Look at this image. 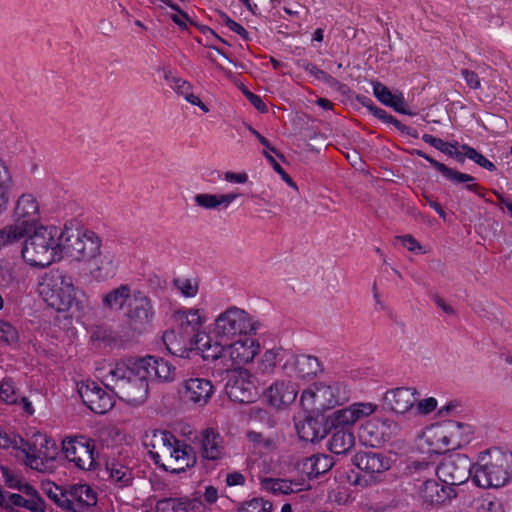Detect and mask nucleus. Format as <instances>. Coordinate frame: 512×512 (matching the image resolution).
I'll return each mask as SVG.
<instances>
[{"label": "nucleus", "mask_w": 512, "mask_h": 512, "mask_svg": "<svg viewBox=\"0 0 512 512\" xmlns=\"http://www.w3.org/2000/svg\"><path fill=\"white\" fill-rule=\"evenodd\" d=\"M22 257L32 267H46L61 260L60 231L55 226H40L27 234Z\"/></svg>", "instance_id": "nucleus-1"}, {"label": "nucleus", "mask_w": 512, "mask_h": 512, "mask_svg": "<svg viewBox=\"0 0 512 512\" xmlns=\"http://www.w3.org/2000/svg\"><path fill=\"white\" fill-rule=\"evenodd\" d=\"M136 367L134 359L120 361L105 376L106 386L111 385L121 399L134 404L144 402L149 390L147 377L138 374Z\"/></svg>", "instance_id": "nucleus-2"}, {"label": "nucleus", "mask_w": 512, "mask_h": 512, "mask_svg": "<svg viewBox=\"0 0 512 512\" xmlns=\"http://www.w3.org/2000/svg\"><path fill=\"white\" fill-rule=\"evenodd\" d=\"M38 291L47 305L58 312H66L77 305L72 277L60 269L46 272L41 277Z\"/></svg>", "instance_id": "nucleus-3"}, {"label": "nucleus", "mask_w": 512, "mask_h": 512, "mask_svg": "<svg viewBox=\"0 0 512 512\" xmlns=\"http://www.w3.org/2000/svg\"><path fill=\"white\" fill-rule=\"evenodd\" d=\"M43 489L47 497L65 511L87 512L97 504V493L87 484L61 487L48 483Z\"/></svg>", "instance_id": "nucleus-4"}, {"label": "nucleus", "mask_w": 512, "mask_h": 512, "mask_svg": "<svg viewBox=\"0 0 512 512\" xmlns=\"http://www.w3.org/2000/svg\"><path fill=\"white\" fill-rule=\"evenodd\" d=\"M257 329L258 323L248 312L230 306L215 318L212 333L216 339L232 340L255 334Z\"/></svg>", "instance_id": "nucleus-5"}, {"label": "nucleus", "mask_w": 512, "mask_h": 512, "mask_svg": "<svg viewBox=\"0 0 512 512\" xmlns=\"http://www.w3.org/2000/svg\"><path fill=\"white\" fill-rule=\"evenodd\" d=\"M25 464L41 473H52L56 469L58 447L45 434L34 433L31 440H25L21 448Z\"/></svg>", "instance_id": "nucleus-6"}, {"label": "nucleus", "mask_w": 512, "mask_h": 512, "mask_svg": "<svg viewBox=\"0 0 512 512\" xmlns=\"http://www.w3.org/2000/svg\"><path fill=\"white\" fill-rule=\"evenodd\" d=\"M473 465V481L481 488L504 486L512 477V453H498L488 462Z\"/></svg>", "instance_id": "nucleus-7"}, {"label": "nucleus", "mask_w": 512, "mask_h": 512, "mask_svg": "<svg viewBox=\"0 0 512 512\" xmlns=\"http://www.w3.org/2000/svg\"><path fill=\"white\" fill-rule=\"evenodd\" d=\"M155 309L152 300L142 291H133L124 311L127 326L134 332H144L153 322Z\"/></svg>", "instance_id": "nucleus-8"}, {"label": "nucleus", "mask_w": 512, "mask_h": 512, "mask_svg": "<svg viewBox=\"0 0 512 512\" xmlns=\"http://www.w3.org/2000/svg\"><path fill=\"white\" fill-rule=\"evenodd\" d=\"M62 450L67 460L81 470L95 467V441L84 435L66 437L62 441Z\"/></svg>", "instance_id": "nucleus-9"}, {"label": "nucleus", "mask_w": 512, "mask_h": 512, "mask_svg": "<svg viewBox=\"0 0 512 512\" xmlns=\"http://www.w3.org/2000/svg\"><path fill=\"white\" fill-rule=\"evenodd\" d=\"M436 474L442 483L454 488L473 478V465L464 454L451 455L437 466Z\"/></svg>", "instance_id": "nucleus-10"}, {"label": "nucleus", "mask_w": 512, "mask_h": 512, "mask_svg": "<svg viewBox=\"0 0 512 512\" xmlns=\"http://www.w3.org/2000/svg\"><path fill=\"white\" fill-rule=\"evenodd\" d=\"M310 395L313 401L317 403L322 409H333L336 406H341L346 403L350 398V390L348 386L339 381L324 383L316 382L313 384V389L305 390L302 398Z\"/></svg>", "instance_id": "nucleus-11"}, {"label": "nucleus", "mask_w": 512, "mask_h": 512, "mask_svg": "<svg viewBox=\"0 0 512 512\" xmlns=\"http://www.w3.org/2000/svg\"><path fill=\"white\" fill-rule=\"evenodd\" d=\"M225 392L230 400L238 403H251L258 396L255 378L245 369L234 371L229 375Z\"/></svg>", "instance_id": "nucleus-12"}, {"label": "nucleus", "mask_w": 512, "mask_h": 512, "mask_svg": "<svg viewBox=\"0 0 512 512\" xmlns=\"http://www.w3.org/2000/svg\"><path fill=\"white\" fill-rule=\"evenodd\" d=\"M84 227L77 220L67 222L60 231L61 258L67 255L77 261H85Z\"/></svg>", "instance_id": "nucleus-13"}, {"label": "nucleus", "mask_w": 512, "mask_h": 512, "mask_svg": "<svg viewBox=\"0 0 512 512\" xmlns=\"http://www.w3.org/2000/svg\"><path fill=\"white\" fill-rule=\"evenodd\" d=\"M178 393L185 403L204 406L213 396L214 386L209 379L190 377L181 382Z\"/></svg>", "instance_id": "nucleus-14"}, {"label": "nucleus", "mask_w": 512, "mask_h": 512, "mask_svg": "<svg viewBox=\"0 0 512 512\" xmlns=\"http://www.w3.org/2000/svg\"><path fill=\"white\" fill-rule=\"evenodd\" d=\"M78 393L83 403L96 414H105L114 406L113 396L96 382L82 383Z\"/></svg>", "instance_id": "nucleus-15"}, {"label": "nucleus", "mask_w": 512, "mask_h": 512, "mask_svg": "<svg viewBox=\"0 0 512 512\" xmlns=\"http://www.w3.org/2000/svg\"><path fill=\"white\" fill-rule=\"evenodd\" d=\"M134 360L138 374L145 375L148 381L170 382L175 378L176 368L163 358L146 356Z\"/></svg>", "instance_id": "nucleus-16"}, {"label": "nucleus", "mask_w": 512, "mask_h": 512, "mask_svg": "<svg viewBox=\"0 0 512 512\" xmlns=\"http://www.w3.org/2000/svg\"><path fill=\"white\" fill-rule=\"evenodd\" d=\"M334 465L332 457L326 454H313L299 459L294 469L298 474V481L309 483V480L318 478L328 472Z\"/></svg>", "instance_id": "nucleus-17"}, {"label": "nucleus", "mask_w": 512, "mask_h": 512, "mask_svg": "<svg viewBox=\"0 0 512 512\" xmlns=\"http://www.w3.org/2000/svg\"><path fill=\"white\" fill-rule=\"evenodd\" d=\"M377 406L370 402H359L350 405L349 407L342 408L334 411L330 416L331 427L350 428L356 421L368 417L373 414Z\"/></svg>", "instance_id": "nucleus-18"}, {"label": "nucleus", "mask_w": 512, "mask_h": 512, "mask_svg": "<svg viewBox=\"0 0 512 512\" xmlns=\"http://www.w3.org/2000/svg\"><path fill=\"white\" fill-rule=\"evenodd\" d=\"M398 425L388 418H374L367 421L361 428V437L369 444L379 446L396 433Z\"/></svg>", "instance_id": "nucleus-19"}, {"label": "nucleus", "mask_w": 512, "mask_h": 512, "mask_svg": "<svg viewBox=\"0 0 512 512\" xmlns=\"http://www.w3.org/2000/svg\"><path fill=\"white\" fill-rule=\"evenodd\" d=\"M14 225L25 229V235L31 227L35 226L40 219V207L36 198L31 194L21 195L14 209Z\"/></svg>", "instance_id": "nucleus-20"}, {"label": "nucleus", "mask_w": 512, "mask_h": 512, "mask_svg": "<svg viewBox=\"0 0 512 512\" xmlns=\"http://www.w3.org/2000/svg\"><path fill=\"white\" fill-rule=\"evenodd\" d=\"M239 337L238 340L226 345V358L231 362L227 367H238L251 362L258 353L259 343L247 336Z\"/></svg>", "instance_id": "nucleus-21"}, {"label": "nucleus", "mask_w": 512, "mask_h": 512, "mask_svg": "<svg viewBox=\"0 0 512 512\" xmlns=\"http://www.w3.org/2000/svg\"><path fill=\"white\" fill-rule=\"evenodd\" d=\"M98 477L119 489L130 487L134 481L133 470L116 459L108 460L99 469Z\"/></svg>", "instance_id": "nucleus-22"}, {"label": "nucleus", "mask_w": 512, "mask_h": 512, "mask_svg": "<svg viewBox=\"0 0 512 512\" xmlns=\"http://www.w3.org/2000/svg\"><path fill=\"white\" fill-rule=\"evenodd\" d=\"M418 392L413 387H397L388 390L384 395V404L397 414L412 410L417 401Z\"/></svg>", "instance_id": "nucleus-23"}, {"label": "nucleus", "mask_w": 512, "mask_h": 512, "mask_svg": "<svg viewBox=\"0 0 512 512\" xmlns=\"http://www.w3.org/2000/svg\"><path fill=\"white\" fill-rule=\"evenodd\" d=\"M418 493L423 503L431 507L441 505L456 496L454 488L432 479L424 481L419 486Z\"/></svg>", "instance_id": "nucleus-24"}, {"label": "nucleus", "mask_w": 512, "mask_h": 512, "mask_svg": "<svg viewBox=\"0 0 512 512\" xmlns=\"http://www.w3.org/2000/svg\"><path fill=\"white\" fill-rule=\"evenodd\" d=\"M295 429L301 440L311 443L321 440L327 434V428L319 416L307 415L295 421Z\"/></svg>", "instance_id": "nucleus-25"}, {"label": "nucleus", "mask_w": 512, "mask_h": 512, "mask_svg": "<svg viewBox=\"0 0 512 512\" xmlns=\"http://www.w3.org/2000/svg\"><path fill=\"white\" fill-rule=\"evenodd\" d=\"M165 456L168 457V465L163 464L164 469L176 474L184 472L186 468L193 466L196 462L191 446L181 442Z\"/></svg>", "instance_id": "nucleus-26"}, {"label": "nucleus", "mask_w": 512, "mask_h": 512, "mask_svg": "<svg viewBox=\"0 0 512 512\" xmlns=\"http://www.w3.org/2000/svg\"><path fill=\"white\" fill-rule=\"evenodd\" d=\"M297 386L291 381H276L267 390V399L270 405L281 407L289 405L296 399Z\"/></svg>", "instance_id": "nucleus-27"}, {"label": "nucleus", "mask_w": 512, "mask_h": 512, "mask_svg": "<svg viewBox=\"0 0 512 512\" xmlns=\"http://www.w3.org/2000/svg\"><path fill=\"white\" fill-rule=\"evenodd\" d=\"M373 94L383 105L392 108L394 111L409 116L415 113L405 108V98L402 92L392 93L390 89L381 82L374 81L372 83Z\"/></svg>", "instance_id": "nucleus-28"}, {"label": "nucleus", "mask_w": 512, "mask_h": 512, "mask_svg": "<svg viewBox=\"0 0 512 512\" xmlns=\"http://www.w3.org/2000/svg\"><path fill=\"white\" fill-rule=\"evenodd\" d=\"M352 463L359 470L368 474L381 473L389 468L388 460L373 451H360L352 458Z\"/></svg>", "instance_id": "nucleus-29"}, {"label": "nucleus", "mask_w": 512, "mask_h": 512, "mask_svg": "<svg viewBox=\"0 0 512 512\" xmlns=\"http://www.w3.org/2000/svg\"><path fill=\"white\" fill-rule=\"evenodd\" d=\"M444 424L451 450H457L470 443L474 429L470 424L447 421Z\"/></svg>", "instance_id": "nucleus-30"}, {"label": "nucleus", "mask_w": 512, "mask_h": 512, "mask_svg": "<svg viewBox=\"0 0 512 512\" xmlns=\"http://www.w3.org/2000/svg\"><path fill=\"white\" fill-rule=\"evenodd\" d=\"M422 439L427 445V453L442 454L451 451L444 424L427 428L423 432Z\"/></svg>", "instance_id": "nucleus-31"}, {"label": "nucleus", "mask_w": 512, "mask_h": 512, "mask_svg": "<svg viewBox=\"0 0 512 512\" xmlns=\"http://www.w3.org/2000/svg\"><path fill=\"white\" fill-rule=\"evenodd\" d=\"M132 296L131 286L121 284L102 295L101 306L105 310L120 311L127 306Z\"/></svg>", "instance_id": "nucleus-32"}, {"label": "nucleus", "mask_w": 512, "mask_h": 512, "mask_svg": "<svg viewBox=\"0 0 512 512\" xmlns=\"http://www.w3.org/2000/svg\"><path fill=\"white\" fill-rule=\"evenodd\" d=\"M156 512H201L203 505L197 498H164L156 503Z\"/></svg>", "instance_id": "nucleus-33"}, {"label": "nucleus", "mask_w": 512, "mask_h": 512, "mask_svg": "<svg viewBox=\"0 0 512 512\" xmlns=\"http://www.w3.org/2000/svg\"><path fill=\"white\" fill-rule=\"evenodd\" d=\"M223 440L221 435L213 428L202 431L200 444L202 456L208 460H218L223 455Z\"/></svg>", "instance_id": "nucleus-34"}, {"label": "nucleus", "mask_w": 512, "mask_h": 512, "mask_svg": "<svg viewBox=\"0 0 512 512\" xmlns=\"http://www.w3.org/2000/svg\"><path fill=\"white\" fill-rule=\"evenodd\" d=\"M261 485L263 489L275 495L290 494L310 488V483L297 479L264 478Z\"/></svg>", "instance_id": "nucleus-35"}, {"label": "nucleus", "mask_w": 512, "mask_h": 512, "mask_svg": "<svg viewBox=\"0 0 512 512\" xmlns=\"http://www.w3.org/2000/svg\"><path fill=\"white\" fill-rule=\"evenodd\" d=\"M413 154L427 160L436 170H438L442 174V176L445 179L451 181L454 184L470 183L476 180L475 177L469 174L462 173L458 170L449 168L445 164L433 159L422 150L416 149L413 151Z\"/></svg>", "instance_id": "nucleus-36"}, {"label": "nucleus", "mask_w": 512, "mask_h": 512, "mask_svg": "<svg viewBox=\"0 0 512 512\" xmlns=\"http://www.w3.org/2000/svg\"><path fill=\"white\" fill-rule=\"evenodd\" d=\"M355 444V437L350 428H333L328 441L329 450L337 455L346 454Z\"/></svg>", "instance_id": "nucleus-37"}, {"label": "nucleus", "mask_w": 512, "mask_h": 512, "mask_svg": "<svg viewBox=\"0 0 512 512\" xmlns=\"http://www.w3.org/2000/svg\"><path fill=\"white\" fill-rule=\"evenodd\" d=\"M239 194L236 193H227V194H209V193H199L194 197L195 204L199 207H202L207 210L226 209Z\"/></svg>", "instance_id": "nucleus-38"}, {"label": "nucleus", "mask_w": 512, "mask_h": 512, "mask_svg": "<svg viewBox=\"0 0 512 512\" xmlns=\"http://www.w3.org/2000/svg\"><path fill=\"white\" fill-rule=\"evenodd\" d=\"M293 366L297 375L303 379L314 377L323 370L318 358L307 354L297 355L294 358Z\"/></svg>", "instance_id": "nucleus-39"}, {"label": "nucleus", "mask_w": 512, "mask_h": 512, "mask_svg": "<svg viewBox=\"0 0 512 512\" xmlns=\"http://www.w3.org/2000/svg\"><path fill=\"white\" fill-rule=\"evenodd\" d=\"M197 343L205 360L226 359V346H223L218 341L213 343L209 336L204 335L197 340Z\"/></svg>", "instance_id": "nucleus-40"}, {"label": "nucleus", "mask_w": 512, "mask_h": 512, "mask_svg": "<svg viewBox=\"0 0 512 512\" xmlns=\"http://www.w3.org/2000/svg\"><path fill=\"white\" fill-rule=\"evenodd\" d=\"M180 441L169 431L158 430L154 431L152 436V448L159 447L161 453L165 456L168 454Z\"/></svg>", "instance_id": "nucleus-41"}, {"label": "nucleus", "mask_w": 512, "mask_h": 512, "mask_svg": "<svg viewBox=\"0 0 512 512\" xmlns=\"http://www.w3.org/2000/svg\"><path fill=\"white\" fill-rule=\"evenodd\" d=\"M177 318L181 321L182 325L190 327L192 332L198 330L205 322V317L201 315L199 309L191 308L187 310H179L177 312Z\"/></svg>", "instance_id": "nucleus-42"}, {"label": "nucleus", "mask_w": 512, "mask_h": 512, "mask_svg": "<svg viewBox=\"0 0 512 512\" xmlns=\"http://www.w3.org/2000/svg\"><path fill=\"white\" fill-rule=\"evenodd\" d=\"M85 261L94 259L100 254L101 239L91 230L84 228Z\"/></svg>", "instance_id": "nucleus-43"}, {"label": "nucleus", "mask_w": 512, "mask_h": 512, "mask_svg": "<svg viewBox=\"0 0 512 512\" xmlns=\"http://www.w3.org/2000/svg\"><path fill=\"white\" fill-rule=\"evenodd\" d=\"M461 150L465 152V156L478 164L480 167L488 170V171H495L497 168L494 163H492L490 160L485 158L481 153H479L476 149L473 147L463 144L461 145Z\"/></svg>", "instance_id": "nucleus-44"}, {"label": "nucleus", "mask_w": 512, "mask_h": 512, "mask_svg": "<svg viewBox=\"0 0 512 512\" xmlns=\"http://www.w3.org/2000/svg\"><path fill=\"white\" fill-rule=\"evenodd\" d=\"M17 389L11 378H4L0 382V399L7 404H16L18 402Z\"/></svg>", "instance_id": "nucleus-45"}, {"label": "nucleus", "mask_w": 512, "mask_h": 512, "mask_svg": "<svg viewBox=\"0 0 512 512\" xmlns=\"http://www.w3.org/2000/svg\"><path fill=\"white\" fill-rule=\"evenodd\" d=\"M238 512H272V503L263 498H253L242 503Z\"/></svg>", "instance_id": "nucleus-46"}, {"label": "nucleus", "mask_w": 512, "mask_h": 512, "mask_svg": "<svg viewBox=\"0 0 512 512\" xmlns=\"http://www.w3.org/2000/svg\"><path fill=\"white\" fill-rule=\"evenodd\" d=\"M174 285L184 297L192 298L198 293V282L194 279H175Z\"/></svg>", "instance_id": "nucleus-47"}, {"label": "nucleus", "mask_w": 512, "mask_h": 512, "mask_svg": "<svg viewBox=\"0 0 512 512\" xmlns=\"http://www.w3.org/2000/svg\"><path fill=\"white\" fill-rule=\"evenodd\" d=\"M18 332L9 322L0 320V342L5 345H12L18 341Z\"/></svg>", "instance_id": "nucleus-48"}, {"label": "nucleus", "mask_w": 512, "mask_h": 512, "mask_svg": "<svg viewBox=\"0 0 512 512\" xmlns=\"http://www.w3.org/2000/svg\"><path fill=\"white\" fill-rule=\"evenodd\" d=\"M25 439L17 435H9L0 428V448L8 449L14 448L20 450L24 444Z\"/></svg>", "instance_id": "nucleus-49"}, {"label": "nucleus", "mask_w": 512, "mask_h": 512, "mask_svg": "<svg viewBox=\"0 0 512 512\" xmlns=\"http://www.w3.org/2000/svg\"><path fill=\"white\" fill-rule=\"evenodd\" d=\"M277 354L273 350H267L259 363V370L264 374L271 373L276 367Z\"/></svg>", "instance_id": "nucleus-50"}, {"label": "nucleus", "mask_w": 512, "mask_h": 512, "mask_svg": "<svg viewBox=\"0 0 512 512\" xmlns=\"http://www.w3.org/2000/svg\"><path fill=\"white\" fill-rule=\"evenodd\" d=\"M4 500L1 504V507L5 508L9 512H18L14 510V506L16 507H23L25 504L26 498H24L22 495L17 493H10L6 492L4 495Z\"/></svg>", "instance_id": "nucleus-51"}, {"label": "nucleus", "mask_w": 512, "mask_h": 512, "mask_svg": "<svg viewBox=\"0 0 512 512\" xmlns=\"http://www.w3.org/2000/svg\"><path fill=\"white\" fill-rule=\"evenodd\" d=\"M368 110L374 117H376L380 121L387 124H392L394 127L396 125V122L398 121V119L390 115L386 110L377 107L375 104H369Z\"/></svg>", "instance_id": "nucleus-52"}, {"label": "nucleus", "mask_w": 512, "mask_h": 512, "mask_svg": "<svg viewBox=\"0 0 512 512\" xmlns=\"http://www.w3.org/2000/svg\"><path fill=\"white\" fill-rule=\"evenodd\" d=\"M416 414L427 415L437 408V400L434 397H428L415 403Z\"/></svg>", "instance_id": "nucleus-53"}, {"label": "nucleus", "mask_w": 512, "mask_h": 512, "mask_svg": "<svg viewBox=\"0 0 512 512\" xmlns=\"http://www.w3.org/2000/svg\"><path fill=\"white\" fill-rule=\"evenodd\" d=\"M17 484L12 483V480H8V486L13 489H18L23 494L27 495L28 498H34L40 496L36 488L29 483H22L21 480H16Z\"/></svg>", "instance_id": "nucleus-54"}, {"label": "nucleus", "mask_w": 512, "mask_h": 512, "mask_svg": "<svg viewBox=\"0 0 512 512\" xmlns=\"http://www.w3.org/2000/svg\"><path fill=\"white\" fill-rule=\"evenodd\" d=\"M12 187V175L7 164L0 159V188L10 190Z\"/></svg>", "instance_id": "nucleus-55"}, {"label": "nucleus", "mask_w": 512, "mask_h": 512, "mask_svg": "<svg viewBox=\"0 0 512 512\" xmlns=\"http://www.w3.org/2000/svg\"><path fill=\"white\" fill-rule=\"evenodd\" d=\"M23 508H26L30 512H46L45 502L41 496L26 498Z\"/></svg>", "instance_id": "nucleus-56"}, {"label": "nucleus", "mask_w": 512, "mask_h": 512, "mask_svg": "<svg viewBox=\"0 0 512 512\" xmlns=\"http://www.w3.org/2000/svg\"><path fill=\"white\" fill-rule=\"evenodd\" d=\"M461 75L464 78L466 84L471 89H479L481 88V82L479 79V76L474 71L468 70V69H462Z\"/></svg>", "instance_id": "nucleus-57"}, {"label": "nucleus", "mask_w": 512, "mask_h": 512, "mask_svg": "<svg viewBox=\"0 0 512 512\" xmlns=\"http://www.w3.org/2000/svg\"><path fill=\"white\" fill-rule=\"evenodd\" d=\"M171 87L177 94L183 97L192 90L191 84L182 78H173V85Z\"/></svg>", "instance_id": "nucleus-58"}, {"label": "nucleus", "mask_w": 512, "mask_h": 512, "mask_svg": "<svg viewBox=\"0 0 512 512\" xmlns=\"http://www.w3.org/2000/svg\"><path fill=\"white\" fill-rule=\"evenodd\" d=\"M243 94L246 96V98L249 100V102L260 112L264 113L267 111V106L263 102L260 96L252 93L249 90L244 89Z\"/></svg>", "instance_id": "nucleus-59"}, {"label": "nucleus", "mask_w": 512, "mask_h": 512, "mask_svg": "<svg viewBox=\"0 0 512 512\" xmlns=\"http://www.w3.org/2000/svg\"><path fill=\"white\" fill-rule=\"evenodd\" d=\"M246 127L248 128V130L251 132V134H253L257 139L258 141L266 148L268 149L269 151L275 153L278 157L280 158H283V155L282 154H279L277 152V150L271 146L270 142L264 137L262 136L257 130H255L251 125L249 124H246Z\"/></svg>", "instance_id": "nucleus-60"}, {"label": "nucleus", "mask_w": 512, "mask_h": 512, "mask_svg": "<svg viewBox=\"0 0 512 512\" xmlns=\"http://www.w3.org/2000/svg\"><path fill=\"white\" fill-rule=\"evenodd\" d=\"M397 239L401 241L404 247L409 251H416L421 249V245L412 235L397 236Z\"/></svg>", "instance_id": "nucleus-61"}, {"label": "nucleus", "mask_w": 512, "mask_h": 512, "mask_svg": "<svg viewBox=\"0 0 512 512\" xmlns=\"http://www.w3.org/2000/svg\"><path fill=\"white\" fill-rule=\"evenodd\" d=\"M422 140L431 145L432 147H434L435 149L439 150V151H444V148L446 149V146H445V143L442 139L440 138H437L433 135H430V134H424L422 136Z\"/></svg>", "instance_id": "nucleus-62"}, {"label": "nucleus", "mask_w": 512, "mask_h": 512, "mask_svg": "<svg viewBox=\"0 0 512 512\" xmlns=\"http://www.w3.org/2000/svg\"><path fill=\"white\" fill-rule=\"evenodd\" d=\"M460 407L459 401H450L439 409L438 414L441 417L448 416L457 412Z\"/></svg>", "instance_id": "nucleus-63"}, {"label": "nucleus", "mask_w": 512, "mask_h": 512, "mask_svg": "<svg viewBox=\"0 0 512 512\" xmlns=\"http://www.w3.org/2000/svg\"><path fill=\"white\" fill-rule=\"evenodd\" d=\"M302 68L309 73L310 75L314 76L316 79L320 80L321 77H324V71L319 69L314 63L309 61H304L302 64Z\"/></svg>", "instance_id": "nucleus-64"}]
</instances>
